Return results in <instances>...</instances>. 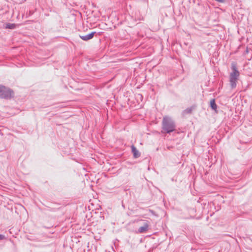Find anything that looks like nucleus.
Here are the masks:
<instances>
[{
  "label": "nucleus",
  "mask_w": 252,
  "mask_h": 252,
  "mask_svg": "<svg viewBox=\"0 0 252 252\" xmlns=\"http://www.w3.org/2000/svg\"><path fill=\"white\" fill-rule=\"evenodd\" d=\"M14 96V92L12 90L4 86L0 85V98L10 99Z\"/></svg>",
  "instance_id": "obj_3"
},
{
  "label": "nucleus",
  "mask_w": 252,
  "mask_h": 252,
  "mask_svg": "<svg viewBox=\"0 0 252 252\" xmlns=\"http://www.w3.org/2000/svg\"><path fill=\"white\" fill-rule=\"evenodd\" d=\"M162 132L169 133L175 130V124L172 119L165 117L162 120Z\"/></svg>",
  "instance_id": "obj_2"
},
{
  "label": "nucleus",
  "mask_w": 252,
  "mask_h": 252,
  "mask_svg": "<svg viewBox=\"0 0 252 252\" xmlns=\"http://www.w3.org/2000/svg\"><path fill=\"white\" fill-rule=\"evenodd\" d=\"M5 239V236L3 235L0 234V240H2Z\"/></svg>",
  "instance_id": "obj_10"
},
{
  "label": "nucleus",
  "mask_w": 252,
  "mask_h": 252,
  "mask_svg": "<svg viewBox=\"0 0 252 252\" xmlns=\"http://www.w3.org/2000/svg\"><path fill=\"white\" fill-rule=\"evenodd\" d=\"M16 27V25L12 23H7L5 25V28L6 29H14Z\"/></svg>",
  "instance_id": "obj_8"
},
{
  "label": "nucleus",
  "mask_w": 252,
  "mask_h": 252,
  "mask_svg": "<svg viewBox=\"0 0 252 252\" xmlns=\"http://www.w3.org/2000/svg\"><path fill=\"white\" fill-rule=\"evenodd\" d=\"M231 72L229 74V83L231 89L237 86V82L239 80L240 73L237 68V64L233 62L231 64Z\"/></svg>",
  "instance_id": "obj_1"
},
{
  "label": "nucleus",
  "mask_w": 252,
  "mask_h": 252,
  "mask_svg": "<svg viewBox=\"0 0 252 252\" xmlns=\"http://www.w3.org/2000/svg\"><path fill=\"white\" fill-rule=\"evenodd\" d=\"M143 225L137 230V233H143L147 231L149 229L150 222L148 220H143Z\"/></svg>",
  "instance_id": "obj_4"
},
{
  "label": "nucleus",
  "mask_w": 252,
  "mask_h": 252,
  "mask_svg": "<svg viewBox=\"0 0 252 252\" xmlns=\"http://www.w3.org/2000/svg\"><path fill=\"white\" fill-rule=\"evenodd\" d=\"M192 111V108L191 107L188 108L183 111V114H190L191 113Z\"/></svg>",
  "instance_id": "obj_9"
},
{
  "label": "nucleus",
  "mask_w": 252,
  "mask_h": 252,
  "mask_svg": "<svg viewBox=\"0 0 252 252\" xmlns=\"http://www.w3.org/2000/svg\"><path fill=\"white\" fill-rule=\"evenodd\" d=\"M210 106L211 107V108L215 111L216 112H217V104H216L215 103V100L214 99H213L211 100L210 101Z\"/></svg>",
  "instance_id": "obj_7"
},
{
  "label": "nucleus",
  "mask_w": 252,
  "mask_h": 252,
  "mask_svg": "<svg viewBox=\"0 0 252 252\" xmlns=\"http://www.w3.org/2000/svg\"><path fill=\"white\" fill-rule=\"evenodd\" d=\"M131 151H132V153L133 155V157L135 158H138L140 156V153L139 152L138 150L136 149V148L133 145H132L131 146Z\"/></svg>",
  "instance_id": "obj_6"
},
{
  "label": "nucleus",
  "mask_w": 252,
  "mask_h": 252,
  "mask_svg": "<svg viewBox=\"0 0 252 252\" xmlns=\"http://www.w3.org/2000/svg\"><path fill=\"white\" fill-rule=\"evenodd\" d=\"M95 33V32H92L91 33L88 34L87 35L80 36V37L82 40H83L84 41H87L89 39H92L94 37V34Z\"/></svg>",
  "instance_id": "obj_5"
}]
</instances>
